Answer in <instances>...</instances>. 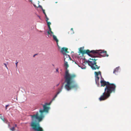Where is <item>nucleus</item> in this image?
I'll use <instances>...</instances> for the list:
<instances>
[{"instance_id":"obj_1","label":"nucleus","mask_w":131,"mask_h":131,"mask_svg":"<svg viewBox=\"0 0 131 131\" xmlns=\"http://www.w3.org/2000/svg\"><path fill=\"white\" fill-rule=\"evenodd\" d=\"M52 102V101H50L49 103H45L43 105V109L41 108L39 111L41 114L40 116H39L38 112H36L35 114L30 115L31 121L30 123H39L41 122L45 117L44 115L49 113L48 111L50 107L47 106L50 105Z\"/></svg>"},{"instance_id":"obj_2","label":"nucleus","mask_w":131,"mask_h":131,"mask_svg":"<svg viewBox=\"0 0 131 131\" xmlns=\"http://www.w3.org/2000/svg\"><path fill=\"white\" fill-rule=\"evenodd\" d=\"M116 88V86L115 84L110 83L107 86H106L105 88L104 92L99 98L100 101L104 100L108 98L112 92L114 93L115 92Z\"/></svg>"},{"instance_id":"obj_3","label":"nucleus","mask_w":131,"mask_h":131,"mask_svg":"<svg viewBox=\"0 0 131 131\" xmlns=\"http://www.w3.org/2000/svg\"><path fill=\"white\" fill-rule=\"evenodd\" d=\"M66 83V84L64 86V88L67 91H69L73 88L76 90L78 88V84L75 81L70 80L69 83L68 85L67 82H65V80L64 82L62 83V86H63V87L64 83Z\"/></svg>"},{"instance_id":"obj_4","label":"nucleus","mask_w":131,"mask_h":131,"mask_svg":"<svg viewBox=\"0 0 131 131\" xmlns=\"http://www.w3.org/2000/svg\"><path fill=\"white\" fill-rule=\"evenodd\" d=\"M76 76L74 74L70 75L68 71H66L65 72V75L64 77L65 79V82H67V84L69 83L70 80L73 81H75L74 78Z\"/></svg>"},{"instance_id":"obj_5","label":"nucleus","mask_w":131,"mask_h":131,"mask_svg":"<svg viewBox=\"0 0 131 131\" xmlns=\"http://www.w3.org/2000/svg\"><path fill=\"white\" fill-rule=\"evenodd\" d=\"M85 62L88 63V65L91 67L93 70L98 69L100 67V66H98L96 65V62L95 61H91L88 60H86Z\"/></svg>"},{"instance_id":"obj_6","label":"nucleus","mask_w":131,"mask_h":131,"mask_svg":"<svg viewBox=\"0 0 131 131\" xmlns=\"http://www.w3.org/2000/svg\"><path fill=\"white\" fill-rule=\"evenodd\" d=\"M94 74H95V81L96 84L97 85V86H100V84L99 82V79L100 78L98 77V75H99L101 77V81H104V79L102 78L101 72L100 71H99L97 72H95Z\"/></svg>"},{"instance_id":"obj_7","label":"nucleus","mask_w":131,"mask_h":131,"mask_svg":"<svg viewBox=\"0 0 131 131\" xmlns=\"http://www.w3.org/2000/svg\"><path fill=\"white\" fill-rule=\"evenodd\" d=\"M107 52L105 51L104 50H98L97 54L96 57H99V58H101L102 57H108V55L106 54Z\"/></svg>"},{"instance_id":"obj_8","label":"nucleus","mask_w":131,"mask_h":131,"mask_svg":"<svg viewBox=\"0 0 131 131\" xmlns=\"http://www.w3.org/2000/svg\"><path fill=\"white\" fill-rule=\"evenodd\" d=\"M31 126L33 129L36 131L40 127L39 123H31Z\"/></svg>"},{"instance_id":"obj_9","label":"nucleus","mask_w":131,"mask_h":131,"mask_svg":"<svg viewBox=\"0 0 131 131\" xmlns=\"http://www.w3.org/2000/svg\"><path fill=\"white\" fill-rule=\"evenodd\" d=\"M89 50L88 49L86 50H83L82 51L79 52L81 53L82 54L83 56L84 54L85 53L90 57H93V56L91 54L89 53Z\"/></svg>"},{"instance_id":"obj_10","label":"nucleus","mask_w":131,"mask_h":131,"mask_svg":"<svg viewBox=\"0 0 131 131\" xmlns=\"http://www.w3.org/2000/svg\"><path fill=\"white\" fill-rule=\"evenodd\" d=\"M64 48H62L61 52L63 54V55H64V61H65L66 58H68V57L69 56V55L67 54L65 52H64L63 53V52H64Z\"/></svg>"},{"instance_id":"obj_11","label":"nucleus","mask_w":131,"mask_h":131,"mask_svg":"<svg viewBox=\"0 0 131 131\" xmlns=\"http://www.w3.org/2000/svg\"><path fill=\"white\" fill-rule=\"evenodd\" d=\"M100 83L101 84V86H104L105 85L106 86H107L110 84V83L108 82H106L105 81H101Z\"/></svg>"},{"instance_id":"obj_12","label":"nucleus","mask_w":131,"mask_h":131,"mask_svg":"<svg viewBox=\"0 0 131 131\" xmlns=\"http://www.w3.org/2000/svg\"><path fill=\"white\" fill-rule=\"evenodd\" d=\"M89 52L90 53H92V54H91L96 55L97 54L98 50H91V51H90L89 50Z\"/></svg>"},{"instance_id":"obj_13","label":"nucleus","mask_w":131,"mask_h":131,"mask_svg":"<svg viewBox=\"0 0 131 131\" xmlns=\"http://www.w3.org/2000/svg\"><path fill=\"white\" fill-rule=\"evenodd\" d=\"M119 68V67H116L115 68L114 70L113 73L114 74H115L116 75H117L115 73V72H118V70Z\"/></svg>"},{"instance_id":"obj_14","label":"nucleus","mask_w":131,"mask_h":131,"mask_svg":"<svg viewBox=\"0 0 131 131\" xmlns=\"http://www.w3.org/2000/svg\"><path fill=\"white\" fill-rule=\"evenodd\" d=\"M64 66L65 67L66 69L67 70L69 67V65L68 64V63L65 60L64 61Z\"/></svg>"},{"instance_id":"obj_15","label":"nucleus","mask_w":131,"mask_h":131,"mask_svg":"<svg viewBox=\"0 0 131 131\" xmlns=\"http://www.w3.org/2000/svg\"><path fill=\"white\" fill-rule=\"evenodd\" d=\"M93 56V57H91V58H93V60H94V61H95L96 62V61L97 60V59H96L95 58L96 57H96L97 56L96 55H94V54H92Z\"/></svg>"},{"instance_id":"obj_16","label":"nucleus","mask_w":131,"mask_h":131,"mask_svg":"<svg viewBox=\"0 0 131 131\" xmlns=\"http://www.w3.org/2000/svg\"><path fill=\"white\" fill-rule=\"evenodd\" d=\"M78 66L81 68L82 69H84L86 68V66L83 64L82 65H78Z\"/></svg>"},{"instance_id":"obj_17","label":"nucleus","mask_w":131,"mask_h":131,"mask_svg":"<svg viewBox=\"0 0 131 131\" xmlns=\"http://www.w3.org/2000/svg\"><path fill=\"white\" fill-rule=\"evenodd\" d=\"M53 37V39L55 40L56 42H58V40L57 39V37L54 35H52Z\"/></svg>"},{"instance_id":"obj_18","label":"nucleus","mask_w":131,"mask_h":131,"mask_svg":"<svg viewBox=\"0 0 131 131\" xmlns=\"http://www.w3.org/2000/svg\"><path fill=\"white\" fill-rule=\"evenodd\" d=\"M0 118L2 119L4 122H5V120L4 117L0 114Z\"/></svg>"},{"instance_id":"obj_19","label":"nucleus","mask_w":131,"mask_h":131,"mask_svg":"<svg viewBox=\"0 0 131 131\" xmlns=\"http://www.w3.org/2000/svg\"><path fill=\"white\" fill-rule=\"evenodd\" d=\"M47 33L48 34H50V32L51 33V34H50V35L51 36V35L52 34H53V32H52L51 30L50 31H47Z\"/></svg>"},{"instance_id":"obj_20","label":"nucleus","mask_w":131,"mask_h":131,"mask_svg":"<svg viewBox=\"0 0 131 131\" xmlns=\"http://www.w3.org/2000/svg\"><path fill=\"white\" fill-rule=\"evenodd\" d=\"M63 89V86H61V88H59L58 89V91L59 92H60V93L62 91V90Z\"/></svg>"},{"instance_id":"obj_21","label":"nucleus","mask_w":131,"mask_h":131,"mask_svg":"<svg viewBox=\"0 0 131 131\" xmlns=\"http://www.w3.org/2000/svg\"><path fill=\"white\" fill-rule=\"evenodd\" d=\"M63 48H64V52H65L66 53H69V52L67 51V50L66 48L63 47ZM63 52L64 53V52Z\"/></svg>"},{"instance_id":"obj_22","label":"nucleus","mask_w":131,"mask_h":131,"mask_svg":"<svg viewBox=\"0 0 131 131\" xmlns=\"http://www.w3.org/2000/svg\"><path fill=\"white\" fill-rule=\"evenodd\" d=\"M36 131H43V129L41 127H40Z\"/></svg>"},{"instance_id":"obj_23","label":"nucleus","mask_w":131,"mask_h":131,"mask_svg":"<svg viewBox=\"0 0 131 131\" xmlns=\"http://www.w3.org/2000/svg\"><path fill=\"white\" fill-rule=\"evenodd\" d=\"M83 49L84 47L80 48L79 49V51H82L83 50Z\"/></svg>"},{"instance_id":"obj_24","label":"nucleus","mask_w":131,"mask_h":131,"mask_svg":"<svg viewBox=\"0 0 131 131\" xmlns=\"http://www.w3.org/2000/svg\"><path fill=\"white\" fill-rule=\"evenodd\" d=\"M57 97V95H55L52 99L51 100V101H52H52H53Z\"/></svg>"},{"instance_id":"obj_25","label":"nucleus","mask_w":131,"mask_h":131,"mask_svg":"<svg viewBox=\"0 0 131 131\" xmlns=\"http://www.w3.org/2000/svg\"><path fill=\"white\" fill-rule=\"evenodd\" d=\"M47 25H50L51 24V22H48V21H47Z\"/></svg>"},{"instance_id":"obj_26","label":"nucleus","mask_w":131,"mask_h":131,"mask_svg":"<svg viewBox=\"0 0 131 131\" xmlns=\"http://www.w3.org/2000/svg\"><path fill=\"white\" fill-rule=\"evenodd\" d=\"M48 28L49 29V30H48L47 31H50L51 30V29L50 28V27L49 25H47Z\"/></svg>"},{"instance_id":"obj_27","label":"nucleus","mask_w":131,"mask_h":131,"mask_svg":"<svg viewBox=\"0 0 131 131\" xmlns=\"http://www.w3.org/2000/svg\"><path fill=\"white\" fill-rule=\"evenodd\" d=\"M15 128V127H13L12 128H10V129L12 131H13V130H14Z\"/></svg>"},{"instance_id":"obj_28","label":"nucleus","mask_w":131,"mask_h":131,"mask_svg":"<svg viewBox=\"0 0 131 131\" xmlns=\"http://www.w3.org/2000/svg\"><path fill=\"white\" fill-rule=\"evenodd\" d=\"M70 30L71 31H73V32L71 33V34H73L74 33V32L73 30V29L72 28H71V29Z\"/></svg>"},{"instance_id":"obj_29","label":"nucleus","mask_w":131,"mask_h":131,"mask_svg":"<svg viewBox=\"0 0 131 131\" xmlns=\"http://www.w3.org/2000/svg\"><path fill=\"white\" fill-rule=\"evenodd\" d=\"M41 10H42L44 14H46L43 8Z\"/></svg>"},{"instance_id":"obj_30","label":"nucleus","mask_w":131,"mask_h":131,"mask_svg":"<svg viewBox=\"0 0 131 131\" xmlns=\"http://www.w3.org/2000/svg\"><path fill=\"white\" fill-rule=\"evenodd\" d=\"M38 7L39 8H41V9H42L43 8L42 7V6L41 5H39Z\"/></svg>"},{"instance_id":"obj_31","label":"nucleus","mask_w":131,"mask_h":131,"mask_svg":"<svg viewBox=\"0 0 131 131\" xmlns=\"http://www.w3.org/2000/svg\"><path fill=\"white\" fill-rule=\"evenodd\" d=\"M4 65H5V67L8 69V68L7 67L6 64V63H4Z\"/></svg>"},{"instance_id":"obj_32","label":"nucleus","mask_w":131,"mask_h":131,"mask_svg":"<svg viewBox=\"0 0 131 131\" xmlns=\"http://www.w3.org/2000/svg\"><path fill=\"white\" fill-rule=\"evenodd\" d=\"M9 105L8 104L6 105L5 106V109L6 110L7 109V107L9 106Z\"/></svg>"},{"instance_id":"obj_33","label":"nucleus","mask_w":131,"mask_h":131,"mask_svg":"<svg viewBox=\"0 0 131 131\" xmlns=\"http://www.w3.org/2000/svg\"><path fill=\"white\" fill-rule=\"evenodd\" d=\"M60 92H59L58 91L57 94L55 95H57V96L58 94L60 93Z\"/></svg>"},{"instance_id":"obj_34","label":"nucleus","mask_w":131,"mask_h":131,"mask_svg":"<svg viewBox=\"0 0 131 131\" xmlns=\"http://www.w3.org/2000/svg\"><path fill=\"white\" fill-rule=\"evenodd\" d=\"M60 92H59L58 91L57 94L55 95H57V96L58 94L60 93Z\"/></svg>"},{"instance_id":"obj_35","label":"nucleus","mask_w":131,"mask_h":131,"mask_svg":"<svg viewBox=\"0 0 131 131\" xmlns=\"http://www.w3.org/2000/svg\"><path fill=\"white\" fill-rule=\"evenodd\" d=\"M60 92H59L58 91L57 94L55 95H57V96L58 94L60 93Z\"/></svg>"},{"instance_id":"obj_36","label":"nucleus","mask_w":131,"mask_h":131,"mask_svg":"<svg viewBox=\"0 0 131 131\" xmlns=\"http://www.w3.org/2000/svg\"><path fill=\"white\" fill-rule=\"evenodd\" d=\"M60 92H59L58 91L57 94L55 95H57V96L58 94L60 93Z\"/></svg>"},{"instance_id":"obj_37","label":"nucleus","mask_w":131,"mask_h":131,"mask_svg":"<svg viewBox=\"0 0 131 131\" xmlns=\"http://www.w3.org/2000/svg\"><path fill=\"white\" fill-rule=\"evenodd\" d=\"M60 92H59L58 91L57 94L55 95H57V96L58 94L60 93Z\"/></svg>"},{"instance_id":"obj_38","label":"nucleus","mask_w":131,"mask_h":131,"mask_svg":"<svg viewBox=\"0 0 131 131\" xmlns=\"http://www.w3.org/2000/svg\"><path fill=\"white\" fill-rule=\"evenodd\" d=\"M46 21H48V20H49V18L47 17V18H46Z\"/></svg>"},{"instance_id":"obj_39","label":"nucleus","mask_w":131,"mask_h":131,"mask_svg":"<svg viewBox=\"0 0 131 131\" xmlns=\"http://www.w3.org/2000/svg\"><path fill=\"white\" fill-rule=\"evenodd\" d=\"M18 62H17L15 63V64H16V67H17V64H18Z\"/></svg>"},{"instance_id":"obj_40","label":"nucleus","mask_w":131,"mask_h":131,"mask_svg":"<svg viewBox=\"0 0 131 131\" xmlns=\"http://www.w3.org/2000/svg\"><path fill=\"white\" fill-rule=\"evenodd\" d=\"M68 57L69 58V59H70V60H72V59L70 57V56H69V57Z\"/></svg>"},{"instance_id":"obj_41","label":"nucleus","mask_w":131,"mask_h":131,"mask_svg":"<svg viewBox=\"0 0 131 131\" xmlns=\"http://www.w3.org/2000/svg\"><path fill=\"white\" fill-rule=\"evenodd\" d=\"M90 59L91 60H92V61H94V60H93V58H92V59L90 58Z\"/></svg>"},{"instance_id":"obj_42","label":"nucleus","mask_w":131,"mask_h":131,"mask_svg":"<svg viewBox=\"0 0 131 131\" xmlns=\"http://www.w3.org/2000/svg\"><path fill=\"white\" fill-rule=\"evenodd\" d=\"M56 71L59 73L58 69V68L56 69Z\"/></svg>"},{"instance_id":"obj_43","label":"nucleus","mask_w":131,"mask_h":131,"mask_svg":"<svg viewBox=\"0 0 131 131\" xmlns=\"http://www.w3.org/2000/svg\"><path fill=\"white\" fill-rule=\"evenodd\" d=\"M37 16L38 17H39V18L40 19H41V18H40V16L39 15H37Z\"/></svg>"},{"instance_id":"obj_44","label":"nucleus","mask_w":131,"mask_h":131,"mask_svg":"<svg viewBox=\"0 0 131 131\" xmlns=\"http://www.w3.org/2000/svg\"><path fill=\"white\" fill-rule=\"evenodd\" d=\"M37 54H35L33 56V57H34L36 55H37Z\"/></svg>"},{"instance_id":"obj_45","label":"nucleus","mask_w":131,"mask_h":131,"mask_svg":"<svg viewBox=\"0 0 131 131\" xmlns=\"http://www.w3.org/2000/svg\"><path fill=\"white\" fill-rule=\"evenodd\" d=\"M57 45L58 46V47L59 48L60 47H59V45H58V42H57Z\"/></svg>"},{"instance_id":"obj_46","label":"nucleus","mask_w":131,"mask_h":131,"mask_svg":"<svg viewBox=\"0 0 131 131\" xmlns=\"http://www.w3.org/2000/svg\"><path fill=\"white\" fill-rule=\"evenodd\" d=\"M44 15H45V18L47 17V15H46V14H44Z\"/></svg>"},{"instance_id":"obj_47","label":"nucleus","mask_w":131,"mask_h":131,"mask_svg":"<svg viewBox=\"0 0 131 131\" xmlns=\"http://www.w3.org/2000/svg\"><path fill=\"white\" fill-rule=\"evenodd\" d=\"M59 84H60L59 83L58 84H57V85H56V86H58L59 85Z\"/></svg>"},{"instance_id":"obj_48","label":"nucleus","mask_w":131,"mask_h":131,"mask_svg":"<svg viewBox=\"0 0 131 131\" xmlns=\"http://www.w3.org/2000/svg\"><path fill=\"white\" fill-rule=\"evenodd\" d=\"M83 59L85 60V61L86 60H86L85 58H84Z\"/></svg>"},{"instance_id":"obj_49","label":"nucleus","mask_w":131,"mask_h":131,"mask_svg":"<svg viewBox=\"0 0 131 131\" xmlns=\"http://www.w3.org/2000/svg\"><path fill=\"white\" fill-rule=\"evenodd\" d=\"M74 53V52H73V51H72L71 52V54H72L73 53Z\"/></svg>"},{"instance_id":"obj_50","label":"nucleus","mask_w":131,"mask_h":131,"mask_svg":"<svg viewBox=\"0 0 131 131\" xmlns=\"http://www.w3.org/2000/svg\"><path fill=\"white\" fill-rule=\"evenodd\" d=\"M38 4L39 5V3L40 2H39V1H38Z\"/></svg>"},{"instance_id":"obj_51","label":"nucleus","mask_w":131,"mask_h":131,"mask_svg":"<svg viewBox=\"0 0 131 131\" xmlns=\"http://www.w3.org/2000/svg\"><path fill=\"white\" fill-rule=\"evenodd\" d=\"M34 6L35 7H36V5H34Z\"/></svg>"},{"instance_id":"obj_52","label":"nucleus","mask_w":131,"mask_h":131,"mask_svg":"<svg viewBox=\"0 0 131 131\" xmlns=\"http://www.w3.org/2000/svg\"><path fill=\"white\" fill-rule=\"evenodd\" d=\"M52 66H53V67H54V64H52Z\"/></svg>"},{"instance_id":"obj_53","label":"nucleus","mask_w":131,"mask_h":131,"mask_svg":"<svg viewBox=\"0 0 131 131\" xmlns=\"http://www.w3.org/2000/svg\"><path fill=\"white\" fill-rule=\"evenodd\" d=\"M75 63L76 64H77L76 61H75Z\"/></svg>"},{"instance_id":"obj_54","label":"nucleus","mask_w":131,"mask_h":131,"mask_svg":"<svg viewBox=\"0 0 131 131\" xmlns=\"http://www.w3.org/2000/svg\"><path fill=\"white\" fill-rule=\"evenodd\" d=\"M30 2H32V0H30Z\"/></svg>"},{"instance_id":"obj_55","label":"nucleus","mask_w":131,"mask_h":131,"mask_svg":"<svg viewBox=\"0 0 131 131\" xmlns=\"http://www.w3.org/2000/svg\"><path fill=\"white\" fill-rule=\"evenodd\" d=\"M16 126H17L16 125H16H15V127H16Z\"/></svg>"},{"instance_id":"obj_56","label":"nucleus","mask_w":131,"mask_h":131,"mask_svg":"<svg viewBox=\"0 0 131 131\" xmlns=\"http://www.w3.org/2000/svg\"><path fill=\"white\" fill-rule=\"evenodd\" d=\"M82 63H83V61H82Z\"/></svg>"}]
</instances>
